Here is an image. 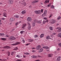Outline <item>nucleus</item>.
Listing matches in <instances>:
<instances>
[{
  "label": "nucleus",
  "instance_id": "338daca9",
  "mask_svg": "<svg viewBox=\"0 0 61 61\" xmlns=\"http://www.w3.org/2000/svg\"><path fill=\"white\" fill-rule=\"evenodd\" d=\"M23 57H24V58H25V56H23Z\"/></svg>",
  "mask_w": 61,
  "mask_h": 61
},
{
  "label": "nucleus",
  "instance_id": "4d7b16f0",
  "mask_svg": "<svg viewBox=\"0 0 61 61\" xmlns=\"http://www.w3.org/2000/svg\"><path fill=\"white\" fill-rule=\"evenodd\" d=\"M6 37H9V36L6 35Z\"/></svg>",
  "mask_w": 61,
  "mask_h": 61
},
{
  "label": "nucleus",
  "instance_id": "f8f14e48",
  "mask_svg": "<svg viewBox=\"0 0 61 61\" xmlns=\"http://www.w3.org/2000/svg\"><path fill=\"white\" fill-rule=\"evenodd\" d=\"M3 15L5 17H6L7 15V14L5 12H4L3 14Z\"/></svg>",
  "mask_w": 61,
  "mask_h": 61
},
{
  "label": "nucleus",
  "instance_id": "39448f33",
  "mask_svg": "<svg viewBox=\"0 0 61 61\" xmlns=\"http://www.w3.org/2000/svg\"><path fill=\"white\" fill-rule=\"evenodd\" d=\"M21 23V21H19L18 22H16L15 23V25L16 26H17V25H18L19 24H20Z\"/></svg>",
  "mask_w": 61,
  "mask_h": 61
},
{
  "label": "nucleus",
  "instance_id": "7ed1b4c3",
  "mask_svg": "<svg viewBox=\"0 0 61 61\" xmlns=\"http://www.w3.org/2000/svg\"><path fill=\"white\" fill-rule=\"evenodd\" d=\"M32 20V19L30 17H28L27 18V21L29 22H30Z\"/></svg>",
  "mask_w": 61,
  "mask_h": 61
},
{
  "label": "nucleus",
  "instance_id": "f03ea898",
  "mask_svg": "<svg viewBox=\"0 0 61 61\" xmlns=\"http://www.w3.org/2000/svg\"><path fill=\"white\" fill-rule=\"evenodd\" d=\"M46 14H47V10H46L44 11V14H42V15L43 16V17H44V16H46Z\"/></svg>",
  "mask_w": 61,
  "mask_h": 61
},
{
  "label": "nucleus",
  "instance_id": "0eeeda50",
  "mask_svg": "<svg viewBox=\"0 0 61 61\" xmlns=\"http://www.w3.org/2000/svg\"><path fill=\"white\" fill-rule=\"evenodd\" d=\"M26 26V24H23L22 26V28H24L25 26Z\"/></svg>",
  "mask_w": 61,
  "mask_h": 61
},
{
  "label": "nucleus",
  "instance_id": "f257e3e1",
  "mask_svg": "<svg viewBox=\"0 0 61 61\" xmlns=\"http://www.w3.org/2000/svg\"><path fill=\"white\" fill-rule=\"evenodd\" d=\"M35 13L36 14H41V10H36L35 11Z\"/></svg>",
  "mask_w": 61,
  "mask_h": 61
},
{
  "label": "nucleus",
  "instance_id": "c85d7f7f",
  "mask_svg": "<svg viewBox=\"0 0 61 61\" xmlns=\"http://www.w3.org/2000/svg\"><path fill=\"white\" fill-rule=\"evenodd\" d=\"M31 25H29L28 27V29L29 30H30L31 29Z\"/></svg>",
  "mask_w": 61,
  "mask_h": 61
},
{
  "label": "nucleus",
  "instance_id": "a878e982",
  "mask_svg": "<svg viewBox=\"0 0 61 61\" xmlns=\"http://www.w3.org/2000/svg\"><path fill=\"white\" fill-rule=\"evenodd\" d=\"M34 37L35 38H37L38 37V36L37 35H36L34 36Z\"/></svg>",
  "mask_w": 61,
  "mask_h": 61
},
{
  "label": "nucleus",
  "instance_id": "0e129e2a",
  "mask_svg": "<svg viewBox=\"0 0 61 61\" xmlns=\"http://www.w3.org/2000/svg\"><path fill=\"white\" fill-rule=\"evenodd\" d=\"M48 20H46V22H47H47H48Z\"/></svg>",
  "mask_w": 61,
  "mask_h": 61
},
{
  "label": "nucleus",
  "instance_id": "473e14b6",
  "mask_svg": "<svg viewBox=\"0 0 61 61\" xmlns=\"http://www.w3.org/2000/svg\"><path fill=\"white\" fill-rule=\"evenodd\" d=\"M46 23V21L45 20H43V24H45Z\"/></svg>",
  "mask_w": 61,
  "mask_h": 61
},
{
  "label": "nucleus",
  "instance_id": "4c0bfd02",
  "mask_svg": "<svg viewBox=\"0 0 61 61\" xmlns=\"http://www.w3.org/2000/svg\"><path fill=\"white\" fill-rule=\"evenodd\" d=\"M37 23L39 24H41V21L39 20L37 21Z\"/></svg>",
  "mask_w": 61,
  "mask_h": 61
},
{
  "label": "nucleus",
  "instance_id": "423d86ee",
  "mask_svg": "<svg viewBox=\"0 0 61 61\" xmlns=\"http://www.w3.org/2000/svg\"><path fill=\"white\" fill-rule=\"evenodd\" d=\"M40 48H41V46H40V45H38L36 47V49L37 50H39Z\"/></svg>",
  "mask_w": 61,
  "mask_h": 61
},
{
  "label": "nucleus",
  "instance_id": "2f4dec72",
  "mask_svg": "<svg viewBox=\"0 0 61 61\" xmlns=\"http://www.w3.org/2000/svg\"><path fill=\"white\" fill-rule=\"evenodd\" d=\"M35 22H33V23H32L33 26V27H34V26H35Z\"/></svg>",
  "mask_w": 61,
  "mask_h": 61
},
{
  "label": "nucleus",
  "instance_id": "a19ab883",
  "mask_svg": "<svg viewBox=\"0 0 61 61\" xmlns=\"http://www.w3.org/2000/svg\"><path fill=\"white\" fill-rule=\"evenodd\" d=\"M58 36H59V37H60H60H61V33H59Z\"/></svg>",
  "mask_w": 61,
  "mask_h": 61
},
{
  "label": "nucleus",
  "instance_id": "c9c22d12",
  "mask_svg": "<svg viewBox=\"0 0 61 61\" xmlns=\"http://www.w3.org/2000/svg\"><path fill=\"white\" fill-rule=\"evenodd\" d=\"M25 32L24 31H22L20 32V33L21 34H23V33H25Z\"/></svg>",
  "mask_w": 61,
  "mask_h": 61
},
{
  "label": "nucleus",
  "instance_id": "a18cd8bd",
  "mask_svg": "<svg viewBox=\"0 0 61 61\" xmlns=\"http://www.w3.org/2000/svg\"><path fill=\"white\" fill-rule=\"evenodd\" d=\"M50 6H51V4H49L47 5V7H49Z\"/></svg>",
  "mask_w": 61,
  "mask_h": 61
},
{
  "label": "nucleus",
  "instance_id": "2eb2a0df",
  "mask_svg": "<svg viewBox=\"0 0 61 61\" xmlns=\"http://www.w3.org/2000/svg\"><path fill=\"white\" fill-rule=\"evenodd\" d=\"M14 17L16 18H17L19 17V15H14Z\"/></svg>",
  "mask_w": 61,
  "mask_h": 61
},
{
  "label": "nucleus",
  "instance_id": "9b49d317",
  "mask_svg": "<svg viewBox=\"0 0 61 61\" xmlns=\"http://www.w3.org/2000/svg\"><path fill=\"white\" fill-rule=\"evenodd\" d=\"M20 44V42H18L17 43H14L13 44H11L12 46H14V45H18L19 44Z\"/></svg>",
  "mask_w": 61,
  "mask_h": 61
},
{
  "label": "nucleus",
  "instance_id": "5701e85b",
  "mask_svg": "<svg viewBox=\"0 0 61 61\" xmlns=\"http://www.w3.org/2000/svg\"><path fill=\"white\" fill-rule=\"evenodd\" d=\"M57 29L59 30V32H61V28L60 27H58L57 28Z\"/></svg>",
  "mask_w": 61,
  "mask_h": 61
},
{
  "label": "nucleus",
  "instance_id": "09e8293b",
  "mask_svg": "<svg viewBox=\"0 0 61 61\" xmlns=\"http://www.w3.org/2000/svg\"><path fill=\"white\" fill-rule=\"evenodd\" d=\"M16 56L17 57H18V58H19V57H20V56L19 55H17Z\"/></svg>",
  "mask_w": 61,
  "mask_h": 61
},
{
  "label": "nucleus",
  "instance_id": "680f3d73",
  "mask_svg": "<svg viewBox=\"0 0 61 61\" xmlns=\"http://www.w3.org/2000/svg\"><path fill=\"white\" fill-rule=\"evenodd\" d=\"M2 20H5V19L4 18H2Z\"/></svg>",
  "mask_w": 61,
  "mask_h": 61
},
{
  "label": "nucleus",
  "instance_id": "bf43d9fd",
  "mask_svg": "<svg viewBox=\"0 0 61 61\" xmlns=\"http://www.w3.org/2000/svg\"><path fill=\"white\" fill-rule=\"evenodd\" d=\"M32 49H36V48L34 47H33L32 48Z\"/></svg>",
  "mask_w": 61,
  "mask_h": 61
},
{
  "label": "nucleus",
  "instance_id": "e433bc0d",
  "mask_svg": "<svg viewBox=\"0 0 61 61\" xmlns=\"http://www.w3.org/2000/svg\"><path fill=\"white\" fill-rule=\"evenodd\" d=\"M13 3V1L12 0L10 1V4H12Z\"/></svg>",
  "mask_w": 61,
  "mask_h": 61
},
{
  "label": "nucleus",
  "instance_id": "ddd939ff",
  "mask_svg": "<svg viewBox=\"0 0 61 61\" xmlns=\"http://www.w3.org/2000/svg\"><path fill=\"white\" fill-rule=\"evenodd\" d=\"M46 39L47 40H48V39H51V38L49 36H46Z\"/></svg>",
  "mask_w": 61,
  "mask_h": 61
},
{
  "label": "nucleus",
  "instance_id": "58836bf2",
  "mask_svg": "<svg viewBox=\"0 0 61 61\" xmlns=\"http://www.w3.org/2000/svg\"><path fill=\"white\" fill-rule=\"evenodd\" d=\"M51 8H53V9H54L55 8V6L54 5H52L51 7Z\"/></svg>",
  "mask_w": 61,
  "mask_h": 61
},
{
  "label": "nucleus",
  "instance_id": "e2e57ef3",
  "mask_svg": "<svg viewBox=\"0 0 61 61\" xmlns=\"http://www.w3.org/2000/svg\"><path fill=\"white\" fill-rule=\"evenodd\" d=\"M60 50V48H58V49H57V50L58 51H59Z\"/></svg>",
  "mask_w": 61,
  "mask_h": 61
},
{
  "label": "nucleus",
  "instance_id": "6e6552de",
  "mask_svg": "<svg viewBox=\"0 0 61 61\" xmlns=\"http://www.w3.org/2000/svg\"><path fill=\"white\" fill-rule=\"evenodd\" d=\"M43 51V48H41L38 50V53H41Z\"/></svg>",
  "mask_w": 61,
  "mask_h": 61
},
{
  "label": "nucleus",
  "instance_id": "052dcab7",
  "mask_svg": "<svg viewBox=\"0 0 61 61\" xmlns=\"http://www.w3.org/2000/svg\"><path fill=\"white\" fill-rule=\"evenodd\" d=\"M29 8H31L32 7V6H29Z\"/></svg>",
  "mask_w": 61,
  "mask_h": 61
},
{
  "label": "nucleus",
  "instance_id": "4be33fe9",
  "mask_svg": "<svg viewBox=\"0 0 61 61\" xmlns=\"http://www.w3.org/2000/svg\"><path fill=\"white\" fill-rule=\"evenodd\" d=\"M52 56L53 54H49L48 55V57H51V56Z\"/></svg>",
  "mask_w": 61,
  "mask_h": 61
},
{
  "label": "nucleus",
  "instance_id": "37998d69",
  "mask_svg": "<svg viewBox=\"0 0 61 61\" xmlns=\"http://www.w3.org/2000/svg\"><path fill=\"white\" fill-rule=\"evenodd\" d=\"M18 49V48L17 47H16L15 48V50H17Z\"/></svg>",
  "mask_w": 61,
  "mask_h": 61
},
{
  "label": "nucleus",
  "instance_id": "79ce46f5",
  "mask_svg": "<svg viewBox=\"0 0 61 61\" xmlns=\"http://www.w3.org/2000/svg\"><path fill=\"white\" fill-rule=\"evenodd\" d=\"M1 40H6L5 38H1Z\"/></svg>",
  "mask_w": 61,
  "mask_h": 61
},
{
  "label": "nucleus",
  "instance_id": "dca6fc26",
  "mask_svg": "<svg viewBox=\"0 0 61 61\" xmlns=\"http://www.w3.org/2000/svg\"><path fill=\"white\" fill-rule=\"evenodd\" d=\"M3 48H8H8H10V47L9 46H6L4 47Z\"/></svg>",
  "mask_w": 61,
  "mask_h": 61
},
{
  "label": "nucleus",
  "instance_id": "393cba45",
  "mask_svg": "<svg viewBox=\"0 0 61 61\" xmlns=\"http://www.w3.org/2000/svg\"><path fill=\"white\" fill-rule=\"evenodd\" d=\"M49 1L48 0H46L44 2L45 4H47L48 3H49Z\"/></svg>",
  "mask_w": 61,
  "mask_h": 61
},
{
  "label": "nucleus",
  "instance_id": "5fc2aeb1",
  "mask_svg": "<svg viewBox=\"0 0 61 61\" xmlns=\"http://www.w3.org/2000/svg\"><path fill=\"white\" fill-rule=\"evenodd\" d=\"M43 9H42L41 10V12L42 13V12H43Z\"/></svg>",
  "mask_w": 61,
  "mask_h": 61
},
{
  "label": "nucleus",
  "instance_id": "864d4df0",
  "mask_svg": "<svg viewBox=\"0 0 61 61\" xmlns=\"http://www.w3.org/2000/svg\"><path fill=\"white\" fill-rule=\"evenodd\" d=\"M28 26H29V25H30V23H29V22H28Z\"/></svg>",
  "mask_w": 61,
  "mask_h": 61
},
{
  "label": "nucleus",
  "instance_id": "9d476101",
  "mask_svg": "<svg viewBox=\"0 0 61 61\" xmlns=\"http://www.w3.org/2000/svg\"><path fill=\"white\" fill-rule=\"evenodd\" d=\"M15 54V52L13 51L11 53V55L12 56H14Z\"/></svg>",
  "mask_w": 61,
  "mask_h": 61
},
{
  "label": "nucleus",
  "instance_id": "7c9ffc66",
  "mask_svg": "<svg viewBox=\"0 0 61 61\" xmlns=\"http://www.w3.org/2000/svg\"><path fill=\"white\" fill-rule=\"evenodd\" d=\"M24 54L25 55H30V53H28V52H26V53H24Z\"/></svg>",
  "mask_w": 61,
  "mask_h": 61
},
{
  "label": "nucleus",
  "instance_id": "3c124183",
  "mask_svg": "<svg viewBox=\"0 0 61 61\" xmlns=\"http://www.w3.org/2000/svg\"><path fill=\"white\" fill-rule=\"evenodd\" d=\"M47 19V18H46V17H44V20H46Z\"/></svg>",
  "mask_w": 61,
  "mask_h": 61
},
{
  "label": "nucleus",
  "instance_id": "bb28decb",
  "mask_svg": "<svg viewBox=\"0 0 61 61\" xmlns=\"http://www.w3.org/2000/svg\"><path fill=\"white\" fill-rule=\"evenodd\" d=\"M22 5L24 6H26V5L25 3V2H24L22 4Z\"/></svg>",
  "mask_w": 61,
  "mask_h": 61
},
{
  "label": "nucleus",
  "instance_id": "49530a36",
  "mask_svg": "<svg viewBox=\"0 0 61 61\" xmlns=\"http://www.w3.org/2000/svg\"><path fill=\"white\" fill-rule=\"evenodd\" d=\"M30 43H27L25 44L26 46H28V45H30Z\"/></svg>",
  "mask_w": 61,
  "mask_h": 61
},
{
  "label": "nucleus",
  "instance_id": "cd10ccee",
  "mask_svg": "<svg viewBox=\"0 0 61 61\" xmlns=\"http://www.w3.org/2000/svg\"><path fill=\"white\" fill-rule=\"evenodd\" d=\"M56 33H52V34L51 35V37H52V36H53L54 35H56Z\"/></svg>",
  "mask_w": 61,
  "mask_h": 61
},
{
  "label": "nucleus",
  "instance_id": "13d9d810",
  "mask_svg": "<svg viewBox=\"0 0 61 61\" xmlns=\"http://www.w3.org/2000/svg\"><path fill=\"white\" fill-rule=\"evenodd\" d=\"M37 57H41V56H40L38 55V56H37Z\"/></svg>",
  "mask_w": 61,
  "mask_h": 61
},
{
  "label": "nucleus",
  "instance_id": "6e6d98bb",
  "mask_svg": "<svg viewBox=\"0 0 61 61\" xmlns=\"http://www.w3.org/2000/svg\"><path fill=\"white\" fill-rule=\"evenodd\" d=\"M36 52V51H34V50H33L32 51V52Z\"/></svg>",
  "mask_w": 61,
  "mask_h": 61
},
{
  "label": "nucleus",
  "instance_id": "a211bd4d",
  "mask_svg": "<svg viewBox=\"0 0 61 61\" xmlns=\"http://www.w3.org/2000/svg\"><path fill=\"white\" fill-rule=\"evenodd\" d=\"M14 20V19L13 18H11L10 19V22H13Z\"/></svg>",
  "mask_w": 61,
  "mask_h": 61
},
{
  "label": "nucleus",
  "instance_id": "774afa93",
  "mask_svg": "<svg viewBox=\"0 0 61 61\" xmlns=\"http://www.w3.org/2000/svg\"><path fill=\"white\" fill-rule=\"evenodd\" d=\"M2 3H0V5H2Z\"/></svg>",
  "mask_w": 61,
  "mask_h": 61
},
{
  "label": "nucleus",
  "instance_id": "412c9836",
  "mask_svg": "<svg viewBox=\"0 0 61 61\" xmlns=\"http://www.w3.org/2000/svg\"><path fill=\"white\" fill-rule=\"evenodd\" d=\"M26 13V11H25V10H24L22 12V14H25Z\"/></svg>",
  "mask_w": 61,
  "mask_h": 61
},
{
  "label": "nucleus",
  "instance_id": "f3484780",
  "mask_svg": "<svg viewBox=\"0 0 61 61\" xmlns=\"http://www.w3.org/2000/svg\"><path fill=\"white\" fill-rule=\"evenodd\" d=\"M43 48H46V49H49V47L47 46H45L43 47Z\"/></svg>",
  "mask_w": 61,
  "mask_h": 61
},
{
  "label": "nucleus",
  "instance_id": "b1692460",
  "mask_svg": "<svg viewBox=\"0 0 61 61\" xmlns=\"http://www.w3.org/2000/svg\"><path fill=\"white\" fill-rule=\"evenodd\" d=\"M52 21V22H51V24H54L56 22V20L54 19H53Z\"/></svg>",
  "mask_w": 61,
  "mask_h": 61
},
{
  "label": "nucleus",
  "instance_id": "1a4fd4ad",
  "mask_svg": "<svg viewBox=\"0 0 61 61\" xmlns=\"http://www.w3.org/2000/svg\"><path fill=\"white\" fill-rule=\"evenodd\" d=\"M60 58H61V57L59 56L58 58L56 59V61H60Z\"/></svg>",
  "mask_w": 61,
  "mask_h": 61
},
{
  "label": "nucleus",
  "instance_id": "c756f323",
  "mask_svg": "<svg viewBox=\"0 0 61 61\" xmlns=\"http://www.w3.org/2000/svg\"><path fill=\"white\" fill-rule=\"evenodd\" d=\"M37 56H33L32 58H37Z\"/></svg>",
  "mask_w": 61,
  "mask_h": 61
},
{
  "label": "nucleus",
  "instance_id": "c03bdc74",
  "mask_svg": "<svg viewBox=\"0 0 61 61\" xmlns=\"http://www.w3.org/2000/svg\"><path fill=\"white\" fill-rule=\"evenodd\" d=\"M22 42L23 43H25V41L24 40H22Z\"/></svg>",
  "mask_w": 61,
  "mask_h": 61
},
{
  "label": "nucleus",
  "instance_id": "69168bd1",
  "mask_svg": "<svg viewBox=\"0 0 61 61\" xmlns=\"http://www.w3.org/2000/svg\"><path fill=\"white\" fill-rule=\"evenodd\" d=\"M51 16H52L51 15H50V16L49 17V18H50V17H51Z\"/></svg>",
  "mask_w": 61,
  "mask_h": 61
},
{
  "label": "nucleus",
  "instance_id": "4468645a",
  "mask_svg": "<svg viewBox=\"0 0 61 61\" xmlns=\"http://www.w3.org/2000/svg\"><path fill=\"white\" fill-rule=\"evenodd\" d=\"M38 1H39L36 0L32 2V3H37Z\"/></svg>",
  "mask_w": 61,
  "mask_h": 61
},
{
  "label": "nucleus",
  "instance_id": "8fccbe9b",
  "mask_svg": "<svg viewBox=\"0 0 61 61\" xmlns=\"http://www.w3.org/2000/svg\"><path fill=\"white\" fill-rule=\"evenodd\" d=\"M8 54L9 56H10V52H8Z\"/></svg>",
  "mask_w": 61,
  "mask_h": 61
},
{
  "label": "nucleus",
  "instance_id": "72a5a7b5",
  "mask_svg": "<svg viewBox=\"0 0 61 61\" xmlns=\"http://www.w3.org/2000/svg\"><path fill=\"white\" fill-rule=\"evenodd\" d=\"M49 28L50 30H53V27H50Z\"/></svg>",
  "mask_w": 61,
  "mask_h": 61
},
{
  "label": "nucleus",
  "instance_id": "de8ad7c7",
  "mask_svg": "<svg viewBox=\"0 0 61 61\" xmlns=\"http://www.w3.org/2000/svg\"><path fill=\"white\" fill-rule=\"evenodd\" d=\"M59 46L61 47V43H60L59 44Z\"/></svg>",
  "mask_w": 61,
  "mask_h": 61
},
{
  "label": "nucleus",
  "instance_id": "f704fd0d",
  "mask_svg": "<svg viewBox=\"0 0 61 61\" xmlns=\"http://www.w3.org/2000/svg\"><path fill=\"white\" fill-rule=\"evenodd\" d=\"M5 35V34L4 33H0V36H4Z\"/></svg>",
  "mask_w": 61,
  "mask_h": 61
},
{
  "label": "nucleus",
  "instance_id": "aec40b11",
  "mask_svg": "<svg viewBox=\"0 0 61 61\" xmlns=\"http://www.w3.org/2000/svg\"><path fill=\"white\" fill-rule=\"evenodd\" d=\"M44 36V34H41V35H40V38H42V37H43V36Z\"/></svg>",
  "mask_w": 61,
  "mask_h": 61
},
{
  "label": "nucleus",
  "instance_id": "6ab92c4d",
  "mask_svg": "<svg viewBox=\"0 0 61 61\" xmlns=\"http://www.w3.org/2000/svg\"><path fill=\"white\" fill-rule=\"evenodd\" d=\"M33 41H34V40L32 39H30L29 40V42H32Z\"/></svg>",
  "mask_w": 61,
  "mask_h": 61
},
{
  "label": "nucleus",
  "instance_id": "20e7f679",
  "mask_svg": "<svg viewBox=\"0 0 61 61\" xmlns=\"http://www.w3.org/2000/svg\"><path fill=\"white\" fill-rule=\"evenodd\" d=\"M10 39L11 40H14L15 39V38L13 36H12L10 37Z\"/></svg>",
  "mask_w": 61,
  "mask_h": 61
},
{
  "label": "nucleus",
  "instance_id": "ea45409f",
  "mask_svg": "<svg viewBox=\"0 0 61 61\" xmlns=\"http://www.w3.org/2000/svg\"><path fill=\"white\" fill-rule=\"evenodd\" d=\"M60 18H61V17L60 16H59L57 18V20H59V19H60Z\"/></svg>",
  "mask_w": 61,
  "mask_h": 61
},
{
  "label": "nucleus",
  "instance_id": "603ef678",
  "mask_svg": "<svg viewBox=\"0 0 61 61\" xmlns=\"http://www.w3.org/2000/svg\"><path fill=\"white\" fill-rule=\"evenodd\" d=\"M22 60H17L16 61H21Z\"/></svg>",
  "mask_w": 61,
  "mask_h": 61
}]
</instances>
